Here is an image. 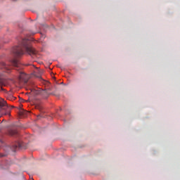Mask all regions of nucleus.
<instances>
[{
	"instance_id": "nucleus-12",
	"label": "nucleus",
	"mask_w": 180,
	"mask_h": 180,
	"mask_svg": "<svg viewBox=\"0 0 180 180\" xmlns=\"http://www.w3.org/2000/svg\"><path fill=\"white\" fill-rule=\"evenodd\" d=\"M5 155H4L2 153L0 154V157H5Z\"/></svg>"
},
{
	"instance_id": "nucleus-13",
	"label": "nucleus",
	"mask_w": 180,
	"mask_h": 180,
	"mask_svg": "<svg viewBox=\"0 0 180 180\" xmlns=\"http://www.w3.org/2000/svg\"><path fill=\"white\" fill-rule=\"evenodd\" d=\"M4 115H10L9 112H5Z\"/></svg>"
},
{
	"instance_id": "nucleus-7",
	"label": "nucleus",
	"mask_w": 180,
	"mask_h": 180,
	"mask_svg": "<svg viewBox=\"0 0 180 180\" xmlns=\"http://www.w3.org/2000/svg\"><path fill=\"white\" fill-rule=\"evenodd\" d=\"M8 85V79L0 77V86H6Z\"/></svg>"
},
{
	"instance_id": "nucleus-1",
	"label": "nucleus",
	"mask_w": 180,
	"mask_h": 180,
	"mask_svg": "<svg viewBox=\"0 0 180 180\" xmlns=\"http://www.w3.org/2000/svg\"><path fill=\"white\" fill-rule=\"evenodd\" d=\"M12 51L15 57H21V56L25 54V52L27 53V54H30V56L37 54V52H36V50L32 47L30 41L27 39H22L18 46L13 48Z\"/></svg>"
},
{
	"instance_id": "nucleus-4",
	"label": "nucleus",
	"mask_w": 180,
	"mask_h": 180,
	"mask_svg": "<svg viewBox=\"0 0 180 180\" xmlns=\"http://www.w3.org/2000/svg\"><path fill=\"white\" fill-rule=\"evenodd\" d=\"M20 82H24V84H27V81H29V76L25 73H20L19 76Z\"/></svg>"
},
{
	"instance_id": "nucleus-8",
	"label": "nucleus",
	"mask_w": 180,
	"mask_h": 180,
	"mask_svg": "<svg viewBox=\"0 0 180 180\" xmlns=\"http://www.w3.org/2000/svg\"><path fill=\"white\" fill-rule=\"evenodd\" d=\"M11 63L14 67H19V60L18 59H13Z\"/></svg>"
},
{
	"instance_id": "nucleus-11",
	"label": "nucleus",
	"mask_w": 180,
	"mask_h": 180,
	"mask_svg": "<svg viewBox=\"0 0 180 180\" xmlns=\"http://www.w3.org/2000/svg\"><path fill=\"white\" fill-rule=\"evenodd\" d=\"M0 144H4V141H2V139H0Z\"/></svg>"
},
{
	"instance_id": "nucleus-10",
	"label": "nucleus",
	"mask_w": 180,
	"mask_h": 180,
	"mask_svg": "<svg viewBox=\"0 0 180 180\" xmlns=\"http://www.w3.org/2000/svg\"><path fill=\"white\" fill-rule=\"evenodd\" d=\"M39 75H35V77H37V78H41V72H40V71H39Z\"/></svg>"
},
{
	"instance_id": "nucleus-6",
	"label": "nucleus",
	"mask_w": 180,
	"mask_h": 180,
	"mask_svg": "<svg viewBox=\"0 0 180 180\" xmlns=\"http://www.w3.org/2000/svg\"><path fill=\"white\" fill-rule=\"evenodd\" d=\"M0 65L2 68V70H4V71H9V70H11V66L5 64V63H4V62H1L0 63Z\"/></svg>"
},
{
	"instance_id": "nucleus-5",
	"label": "nucleus",
	"mask_w": 180,
	"mask_h": 180,
	"mask_svg": "<svg viewBox=\"0 0 180 180\" xmlns=\"http://www.w3.org/2000/svg\"><path fill=\"white\" fill-rule=\"evenodd\" d=\"M8 109V104L3 98H0V110H6Z\"/></svg>"
},
{
	"instance_id": "nucleus-9",
	"label": "nucleus",
	"mask_w": 180,
	"mask_h": 180,
	"mask_svg": "<svg viewBox=\"0 0 180 180\" xmlns=\"http://www.w3.org/2000/svg\"><path fill=\"white\" fill-rule=\"evenodd\" d=\"M18 133V131L15 129H10L8 131V134H10V136H15V134H16Z\"/></svg>"
},
{
	"instance_id": "nucleus-2",
	"label": "nucleus",
	"mask_w": 180,
	"mask_h": 180,
	"mask_svg": "<svg viewBox=\"0 0 180 180\" xmlns=\"http://www.w3.org/2000/svg\"><path fill=\"white\" fill-rule=\"evenodd\" d=\"M16 148H22V143L18 142L16 144L13 145L12 147L6 146L4 150L6 153H9V151H16Z\"/></svg>"
},
{
	"instance_id": "nucleus-3",
	"label": "nucleus",
	"mask_w": 180,
	"mask_h": 180,
	"mask_svg": "<svg viewBox=\"0 0 180 180\" xmlns=\"http://www.w3.org/2000/svg\"><path fill=\"white\" fill-rule=\"evenodd\" d=\"M50 90H47V89H39L37 90L36 92L37 95H41L42 98H44V99H47L49 98V96H50V92H49Z\"/></svg>"
},
{
	"instance_id": "nucleus-15",
	"label": "nucleus",
	"mask_w": 180,
	"mask_h": 180,
	"mask_svg": "<svg viewBox=\"0 0 180 180\" xmlns=\"http://www.w3.org/2000/svg\"><path fill=\"white\" fill-rule=\"evenodd\" d=\"M39 109L41 110V107H39Z\"/></svg>"
},
{
	"instance_id": "nucleus-14",
	"label": "nucleus",
	"mask_w": 180,
	"mask_h": 180,
	"mask_svg": "<svg viewBox=\"0 0 180 180\" xmlns=\"http://www.w3.org/2000/svg\"><path fill=\"white\" fill-rule=\"evenodd\" d=\"M1 89H2V91H5V89L4 88H2V87H1Z\"/></svg>"
}]
</instances>
